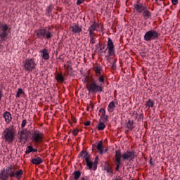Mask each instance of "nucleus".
I'll return each instance as SVG.
<instances>
[{"label": "nucleus", "instance_id": "nucleus-25", "mask_svg": "<svg viewBox=\"0 0 180 180\" xmlns=\"http://www.w3.org/2000/svg\"><path fill=\"white\" fill-rule=\"evenodd\" d=\"M53 8L54 6H53V5L49 6L46 10V16L50 17L51 15Z\"/></svg>", "mask_w": 180, "mask_h": 180}, {"label": "nucleus", "instance_id": "nucleus-29", "mask_svg": "<svg viewBox=\"0 0 180 180\" xmlns=\"http://www.w3.org/2000/svg\"><path fill=\"white\" fill-rule=\"evenodd\" d=\"M74 179L78 180L79 179V177L81 176V171L77 170L73 172Z\"/></svg>", "mask_w": 180, "mask_h": 180}, {"label": "nucleus", "instance_id": "nucleus-23", "mask_svg": "<svg viewBox=\"0 0 180 180\" xmlns=\"http://www.w3.org/2000/svg\"><path fill=\"white\" fill-rule=\"evenodd\" d=\"M96 148L98 151H99L101 155H102V154H103V143H102V141L98 143Z\"/></svg>", "mask_w": 180, "mask_h": 180}, {"label": "nucleus", "instance_id": "nucleus-19", "mask_svg": "<svg viewBox=\"0 0 180 180\" xmlns=\"http://www.w3.org/2000/svg\"><path fill=\"white\" fill-rule=\"evenodd\" d=\"M22 175H23V170L20 169L18 171H16V172L14 171V173L13 174V178H16V179H20Z\"/></svg>", "mask_w": 180, "mask_h": 180}, {"label": "nucleus", "instance_id": "nucleus-27", "mask_svg": "<svg viewBox=\"0 0 180 180\" xmlns=\"http://www.w3.org/2000/svg\"><path fill=\"white\" fill-rule=\"evenodd\" d=\"M56 81H58V82H64V79H65V78H64V76H63V75L59 74L56 75Z\"/></svg>", "mask_w": 180, "mask_h": 180}, {"label": "nucleus", "instance_id": "nucleus-48", "mask_svg": "<svg viewBox=\"0 0 180 180\" xmlns=\"http://www.w3.org/2000/svg\"><path fill=\"white\" fill-rule=\"evenodd\" d=\"M84 179L85 180H89V176H86L84 177Z\"/></svg>", "mask_w": 180, "mask_h": 180}, {"label": "nucleus", "instance_id": "nucleus-32", "mask_svg": "<svg viewBox=\"0 0 180 180\" xmlns=\"http://www.w3.org/2000/svg\"><path fill=\"white\" fill-rule=\"evenodd\" d=\"M98 130H105V128L106 127V125H105V123L103 122H100L98 125Z\"/></svg>", "mask_w": 180, "mask_h": 180}, {"label": "nucleus", "instance_id": "nucleus-20", "mask_svg": "<svg viewBox=\"0 0 180 180\" xmlns=\"http://www.w3.org/2000/svg\"><path fill=\"white\" fill-rule=\"evenodd\" d=\"M99 28V24L98 22H94L87 30L88 32H95Z\"/></svg>", "mask_w": 180, "mask_h": 180}, {"label": "nucleus", "instance_id": "nucleus-46", "mask_svg": "<svg viewBox=\"0 0 180 180\" xmlns=\"http://www.w3.org/2000/svg\"><path fill=\"white\" fill-rule=\"evenodd\" d=\"M89 124H91V122H90V121H87V122H85V124H84L85 126H89Z\"/></svg>", "mask_w": 180, "mask_h": 180}, {"label": "nucleus", "instance_id": "nucleus-36", "mask_svg": "<svg viewBox=\"0 0 180 180\" xmlns=\"http://www.w3.org/2000/svg\"><path fill=\"white\" fill-rule=\"evenodd\" d=\"M100 113H101V117H105V115H106V110H105L104 108H101L99 110Z\"/></svg>", "mask_w": 180, "mask_h": 180}, {"label": "nucleus", "instance_id": "nucleus-5", "mask_svg": "<svg viewBox=\"0 0 180 180\" xmlns=\"http://www.w3.org/2000/svg\"><path fill=\"white\" fill-rule=\"evenodd\" d=\"M44 134L39 129L31 131V141L34 144H40L43 141Z\"/></svg>", "mask_w": 180, "mask_h": 180}, {"label": "nucleus", "instance_id": "nucleus-16", "mask_svg": "<svg viewBox=\"0 0 180 180\" xmlns=\"http://www.w3.org/2000/svg\"><path fill=\"white\" fill-rule=\"evenodd\" d=\"M127 129H129L130 131L134 130L136 127V122L134 120H129L128 122L125 124Z\"/></svg>", "mask_w": 180, "mask_h": 180}, {"label": "nucleus", "instance_id": "nucleus-43", "mask_svg": "<svg viewBox=\"0 0 180 180\" xmlns=\"http://www.w3.org/2000/svg\"><path fill=\"white\" fill-rule=\"evenodd\" d=\"M85 2V0H77V5H81Z\"/></svg>", "mask_w": 180, "mask_h": 180}, {"label": "nucleus", "instance_id": "nucleus-37", "mask_svg": "<svg viewBox=\"0 0 180 180\" xmlns=\"http://www.w3.org/2000/svg\"><path fill=\"white\" fill-rule=\"evenodd\" d=\"M98 168V160H94L93 162V171H96V169Z\"/></svg>", "mask_w": 180, "mask_h": 180}, {"label": "nucleus", "instance_id": "nucleus-12", "mask_svg": "<svg viewBox=\"0 0 180 180\" xmlns=\"http://www.w3.org/2000/svg\"><path fill=\"white\" fill-rule=\"evenodd\" d=\"M0 31V38L1 41H4L5 37H8V25L6 24L1 25Z\"/></svg>", "mask_w": 180, "mask_h": 180}, {"label": "nucleus", "instance_id": "nucleus-8", "mask_svg": "<svg viewBox=\"0 0 180 180\" xmlns=\"http://www.w3.org/2000/svg\"><path fill=\"white\" fill-rule=\"evenodd\" d=\"M146 41H151L158 39V32L154 30L147 31L143 37Z\"/></svg>", "mask_w": 180, "mask_h": 180}, {"label": "nucleus", "instance_id": "nucleus-31", "mask_svg": "<svg viewBox=\"0 0 180 180\" xmlns=\"http://www.w3.org/2000/svg\"><path fill=\"white\" fill-rule=\"evenodd\" d=\"M122 160V153L120 150L115 151V161L116 160Z\"/></svg>", "mask_w": 180, "mask_h": 180}, {"label": "nucleus", "instance_id": "nucleus-3", "mask_svg": "<svg viewBox=\"0 0 180 180\" xmlns=\"http://www.w3.org/2000/svg\"><path fill=\"white\" fill-rule=\"evenodd\" d=\"M15 172V166L9 165L4 169L0 172V179L1 180H8L9 178H13V173Z\"/></svg>", "mask_w": 180, "mask_h": 180}, {"label": "nucleus", "instance_id": "nucleus-6", "mask_svg": "<svg viewBox=\"0 0 180 180\" xmlns=\"http://www.w3.org/2000/svg\"><path fill=\"white\" fill-rule=\"evenodd\" d=\"M37 66V63H36V60L33 58H27L23 62V67L25 71H28V72H32L33 70L36 69Z\"/></svg>", "mask_w": 180, "mask_h": 180}, {"label": "nucleus", "instance_id": "nucleus-30", "mask_svg": "<svg viewBox=\"0 0 180 180\" xmlns=\"http://www.w3.org/2000/svg\"><path fill=\"white\" fill-rule=\"evenodd\" d=\"M22 94H25V91H23V89L22 88L18 89L15 96L17 98H20V95H22Z\"/></svg>", "mask_w": 180, "mask_h": 180}, {"label": "nucleus", "instance_id": "nucleus-11", "mask_svg": "<svg viewBox=\"0 0 180 180\" xmlns=\"http://www.w3.org/2000/svg\"><path fill=\"white\" fill-rule=\"evenodd\" d=\"M70 30L75 34H79V33L82 32V26L79 25L78 23H73L70 26Z\"/></svg>", "mask_w": 180, "mask_h": 180}, {"label": "nucleus", "instance_id": "nucleus-24", "mask_svg": "<svg viewBox=\"0 0 180 180\" xmlns=\"http://www.w3.org/2000/svg\"><path fill=\"white\" fill-rule=\"evenodd\" d=\"M32 162L34 165H40V164H41V162H43V160H41L40 158V157H37L34 158L32 160Z\"/></svg>", "mask_w": 180, "mask_h": 180}, {"label": "nucleus", "instance_id": "nucleus-2", "mask_svg": "<svg viewBox=\"0 0 180 180\" xmlns=\"http://www.w3.org/2000/svg\"><path fill=\"white\" fill-rule=\"evenodd\" d=\"M105 83H101L97 81L91 82L87 86V90L89 94H101L103 91V86H102Z\"/></svg>", "mask_w": 180, "mask_h": 180}, {"label": "nucleus", "instance_id": "nucleus-40", "mask_svg": "<svg viewBox=\"0 0 180 180\" xmlns=\"http://www.w3.org/2000/svg\"><path fill=\"white\" fill-rule=\"evenodd\" d=\"M79 132V131L77 129H75L72 131V133L73 136H78Z\"/></svg>", "mask_w": 180, "mask_h": 180}, {"label": "nucleus", "instance_id": "nucleus-53", "mask_svg": "<svg viewBox=\"0 0 180 180\" xmlns=\"http://www.w3.org/2000/svg\"><path fill=\"white\" fill-rule=\"evenodd\" d=\"M97 160H98V157H96L95 160L97 161Z\"/></svg>", "mask_w": 180, "mask_h": 180}, {"label": "nucleus", "instance_id": "nucleus-4", "mask_svg": "<svg viewBox=\"0 0 180 180\" xmlns=\"http://www.w3.org/2000/svg\"><path fill=\"white\" fill-rule=\"evenodd\" d=\"M38 39H51L53 37V32L50 31V28L44 27L35 31Z\"/></svg>", "mask_w": 180, "mask_h": 180}, {"label": "nucleus", "instance_id": "nucleus-42", "mask_svg": "<svg viewBox=\"0 0 180 180\" xmlns=\"http://www.w3.org/2000/svg\"><path fill=\"white\" fill-rule=\"evenodd\" d=\"M111 68L112 70H116V62L115 61L112 62Z\"/></svg>", "mask_w": 180, "mask_h": 180}, {"label": "nucleus", "instance_id": "nucleus-28", "mask_svg": "<svg viewBox=\"0 0 180 180\" xmlns=\"http://www.w3.org/2000/svg\"><path fill=\"white\" fill-rule=\"evenodd\" d=\"M145 106H148V108H154V101L151 99H148V101L146 102Z\"/></svg>", "mask_w": 180, "mask_h": 180}, {"label": "nucleus", "instance_id": "nucleus-21", "mask_svg": "<svg viewBox=\"0 0 180 180\" xmlns=\"http://www.w3.org/2000/svg\"><path fill=\"white\" fill-rule=\"evenodd\" d=\"M115 109H116V103H115V101H111L108 104V111L110 112V113H112V112H114Z\"/></svg>", "mask_w": 180, "mask_h": 180}, {"label": "nucleus", "instance_id": "nucleus-15", "mask_svg": "<svg viewBox=\"0 0 180 180\" xmlns=\"http://www.w3.org/2000/svg\"><path fill=\"white\" fill-rule=\"evenodd\" d=\"M78 158H81V160H85V161H89V158H91V155L86 151L82 150L78 155Z\"/></svg>", "mask_w": 180, "mask_h": 180}, {"label": "nucleus", "instance_id": "nucleus-50", "mask_svg": "<svg viewBox=\"0 0 180 180\" xmlns=\"http://www.w3.org/2000/svg\"><path fill=\"white\" fill-rule=\"evenodd\" d=\"M70 67H71V65H67V68H70Z\"/></svg>", "mask_w": 180, "mask_h": 180}, {"label": "nucleus", "instance_id": "nucleus-51", "mask_svg": "<svg viewBox=\"0 0 180 180\" xmlns=\"http://www.w3.org/2000/svg\"><path fill=\"white\" fill-rule=\"evenodd\" d=\"M150 165H153V162H151V161L150 162Z\"/></svg>", "mask_w": 180, "mask_h": 180}, {"label": "nucleus", "instance_id": "nucleus-22", "mask_svg": "<svg viewBox=\"0 0 180 180\" xmlns=\"http://www.w3.org/2000/svg\"><path fill=\"white\" fill-rule=\"evenodd\" d=\"M4 117L6 123H9L12 120V115H11V112L8 111L4 112Z\"/></svg>", "mask_w": 180, "mask_h": 180}, {"label": "nucleus", "instance_id": "nucleus-26", "mask_svg": "<svg viewBox=\"0 0 180 180\" xmlns=\"http://www.w3.org/2000/svg\"><path fill=\"white\" fill-rule=\"evenodd\" d=\"M104 169L105 171H106V172H108V174H110V175H112V174H113V169H112V166H110V165H107L104 167Z\"/></svg>", "mask_w": 180, "mask_h": 180}, {"label": "nucleus", "instance_id": "nucleus-33", "mask_svg": "<svg viewBox=\"0 0 180 180\" xmlns=\"http://www.w3.org/2000/svg\"><path fill=\"white\" fill-rule=\"evenodd\" d=\"M116 167H115V170L116 171H119L120 167H122V162L120 160H116Z\"/></svg>", "mask_w": 180, "mask_h": 180}, {"label": "nucleus", "instance_id": "nucleus-17", "mask_svg": "<svg viewBox=\"0 0 180 180\" xmlns=\"http://www.w3.org/2000/svg\"><path fill=\"white\" fill-rule=\"evenodd\" d=\"M41 56L43 60H49L50 59V53H49V50L47 49H44L41 50Z\"/></svg>", "mask_w": 180, "mask_h": 180}, {"label": "nucleus", "instance_id": "nucleus-34", "mask_svg": "<svg viewBox=\"0 0 180 180\" xmlns=\"http://www.w3.org/2000/svg\"><path fill=\"white\" fill-rule=\"evenodd\" d=\"M86 165H87V167H89V169H92V168H94V165H93L92 161L89 160H86Z\"/></svg>", "mask_w": 180, "mask_h": 180}, {"label": "nucleus", "instance_id": "nucleus-49", "mask_svg": "<svg viewBox=\"0 0 180 180\" xmlns=\"http://www.w3.org/2000/svg\"><path fill=\"white\" fill-rule=\"evenodd\" d=\"M1 98H2V91H0V101H1Z\"/></svg>", "mask_w": 180, "mask_h": 180}, {"label": "nucleus", "instance_id": "nucleus-55", "mask_svg": "<svg viewBox=\"0 0 180 180\" xmlns=\"http://www.w3.org/2000/svg\"><path fill=\"white\" fill-rule=\"evenodd\" d=\"M2 51L1 49H0V52Z\"/></svg>", "mask_w": 180, "mask_h": 180}, {"label": "nucleus", "instance_id": "nucleus-38", "mask_svg": "<svg viewBox=\"0 0 180 180\" xmlns=\"http://www.w3.org/2000/svg\"><path fill=\"white\" fill-rule=\"evenodd\" d=\"M32 151H33V146H28V150H27L25 151V154H30V153H32Z\"/></svg>", "mask_w": 180, "mask_h": 180}, {"label": "nucleus", "instance_id": "nucleus-35", "mask_svg": "<svg viewBox=\"0 0 180 180\" xmlns=\"http://www.w3.org/2000/svg\"><path fill=\"white\" fill-rule=\"evenodd\" d=\"M89 39L90 44H92V46H94L95 43H96V38H95V37H89Z\"/></svg>", "mask_w": 180, "mask_h": 180}, {"label": "nucleus", "instance_id": "nucleus-13", "mask_svg": "<svg viewBox=\"0 0 180 180\" xmlns=\"http://www.w3.org/2000/svg\"><path fill=\"white\" fill-rule=\"evenodd\" d=\"M146 8V6L141 3H136L134 4V11H135L136 13H143V11Z\"/></svg>", "mask_w": 180, "mask_h": 180}, {"label": "nucleus", "instance_id": "nucleus-9", "mask_svg": "<svg viewBox=\"0 0 180 180\" xmlns=\"http://www.w3.org/2000/svg\"><path fill=\"white\" fill-rule=\"evenodd\" d=\"M136 157V152L134 150H127L122 154V158L124 161H134Z\"/></svg>", "mask_w": 180, "mask_h": 180}, {"label": "nucleus", "instance_id": "nucleus-54", "mask_svg": "<svg viewBox=\"0 0 180 180\" xmlns=\"http://www.w3.org/2000/svg\"><path fill=\"white\" fill-rule=\"evenodd\" d=\"M1 26H2V25H1V22H0V29H1Z\"/></svg>", "mask_w": 180, "mask_h": 180}, {"label": "nucleus", "instance_id": "nucleus-10", "mask_svg": "<svg viewBox=\"0 0 180 180\" xmlns=\"http://www.w3.org/2000/svg\"><path fill=\"white\" fill-rule=\"evenodd\" d=\"M107 50L108 51V56H115V44L110 37L108 38Z\"/></svg>", "mask_w": 180, "mask_h": 180}, {"label": "nucleus", "instance_id": "nucleus-39", "mask_svg": "<svg viewBox=\"0 0 180 180\" xmlns=\"http://www.w3.org/2000/svg\"><path fill=\"white\" fill-rule=\"evenodd\" d=\"M27 123V120H23L22 122V124H21V128L25 129Z\"/></svg>", "mask_w": 180, "mask_h": 180}, {"label": "nucleus", "instance_id": "nucleus-44", "mask_svg": "<svg viewBox=\"0 0 180 180\" xmlns=\"http://www.w3.org/2000/svg\"><path fill=\"white\" fill-rule=\"evenodd\" d=\"M173 5H178V0H172Z\"/></svg>", "mask_w": 180, "mask_h": 180}, {"label": "nucleus", "instance_id": "nucleus-7", "mask_svg": "<svg viewBox=\"0 0 180 180\" xmlns=\"http://www.w3.org/2000/svg\"><path fill=\"white\" fill-rule=\"evenodd\" d=\"M93 70L98 77V81L100 84H105V75L102 74V66L101 65H98L93 68Z\"/></svg>", "mask_w": 180, "mask_h": 180}, {"label": "nucleus", "instance_id": "nucleus-1", "mask_svg": "<svg viewBox=\"0 0 180 180\" xmlns=\"http://www.w3.org/2000/svg\"><path fill=\"white\" fill-rule=\"evenodd\" d=\"M16 137V131L12 127H9L5 129L2 133V139L5 143L12 144L15 141Z\"/></svg>", "mask_w": 180, "mask_h": 180}, {"label": "nucleus", "instance_id": "nucleus-47", "mask_svg": "<svg viewBox=\"0 0 180 180\" xmlns=\"http://www.w3.org/2000/svg\"><path fill=\"white\" fill-rule=\"evenodd\" d=\"M32 152H33V153H37V149L32 148Z\"/></svg>", "mask_w": 180, "mask_h": 180}, {"label": "nucleus", "instance_id": "nucleus-14", "mask_svg": "<svg viewBox=\"0 0 180 180\" xmlns=\"http://www.w3.org/2000/svg\"><path fill=\"white\" fill-rule=\"evenodd\" d=\"M19 140L22 141V140H27L29 138V131L27 129H24L18 132Z\"/></svg>", "mask_w": 180, "mask_h": 180}, {"label": "nucleus", "instance_id": "nucleus-52", "mask_svg": "<svg viewBox=\"0 0 180 180\" xmlns=\"http://www.w3.org/2000/svg\"><path fill=\"white\" fill-rule=\"evenodd\" d=\"M80 180H85V179H84V177H82Z\"/></svg>", "mask_w": 180, "mask_h": 180}, {"label": "nucleus", "instance_id": "nucleus-45", "mask_svg": "<svg viewBox=\"0 0 180 180\" xmlns=\"http://www.w3.org/2000/svg\"><path fill=\"white\" fill-rule=\"evenodd\" d=\"M103 117L105 121L109 119V116L108 115H105V117Z\"/></svg>", "mask_w": 180, "mask_h": 180}, {"label": "nucleus", "instance_id": "nucleus-18", "mask_svg": "<svg viewBox=\"0 0 180 180\" xmlns=\"http://www.w3.org/2000/svg\"><path fill=\"white\" fill-rule=\"evenodd\" d=\"M142 16L145 18V19H151V13L148 9H147V7H145L144 10L142 12Z\"/></svg>", "mask_w": 180, "mask_h": 180}, {"label": "nucleus", "instance_id": "nucleus-41", "mask_svg": "<svg viewBox=\"0 0 180 180\" xmlns=\"http://www.w3.org/2000/svg\"><path fill=\"white\" fill-rule=\"evenodd\" d=\"M89 37H95L96 34L94 31H88Z\"/></svg>", "mask_w": 180, "mask_h": 180}]
</instances>
